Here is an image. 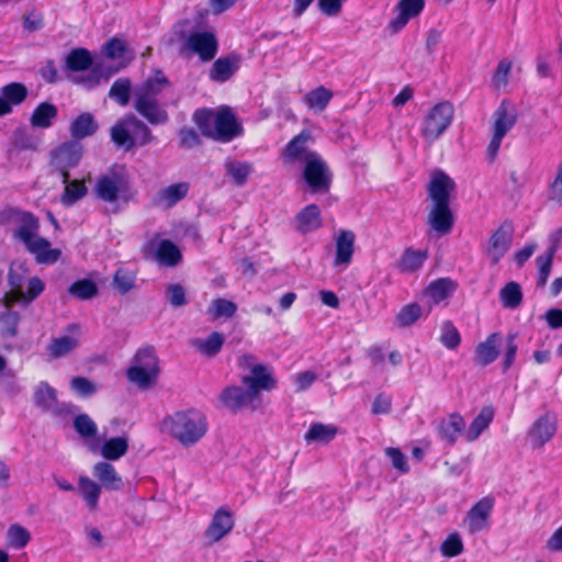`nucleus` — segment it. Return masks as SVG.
<instances>
[{
	"label": "nucleus",
	"instance_id": "0eeeda50",
	"mask_svg": "<svg viewBox=\"0 0 562 562\" xmlns=\"http://www.w3.org/2000/svg\"><path fill=\"white\" fill-rule=\"evenodd\" d=\"M160 373L158 358L151 348L139 349L126 371L131 383L139 389L154 386Z\"/></svg>",
	"mask_w": 562,
	"mask_h": 562
},
{
	"label": "nucleus",
	"instance_id": "1a4fd4ad",
	"mask_svg": "<svg viewBox=\"0 0 562 562\" xmlns=\"http://www.w3.org/2000/svg\"><path fill=\"white\" fill-rule=\"evenodd\" d=\"M517 121V111L513 103L504 100L493 113L492 137L486 147V156L494 161L502 142Z\"/></svg>",
	"mask_w": 562,
	"mask_h": 562
},
{
	"label": "nucleus",
	"instance_id": "3c124183",
	"mask_svg": "<svg viewBox=\"0 0 562 562\" xmlns=\"http://www.w3.org/2000/svg\"><path fill=\"white\" fill-rule=\"evenodd\" d=\"M69 293L79 300H90L97 295L98 286L90 279H81L70 285Z\"/></svg>",
	"mask_w": 562,
	"mask_h": 562
},
{
	"label": "nucleus",
	"instance_id": "4d7b16f0",
	"mask_svg": "<svg viewBox=\"0 0 562 562\" xmlns=\"http://www.w3.org/2000/svg\"><path fill=\"white\" fill-rule=\"evenodd\" d=\"M110 97L119 104L126 105L131 97V81L125 78H120L114 81L110 89Z\"/></svg>",
	"mask_w": 562,
	"mask_h": 562
},
{
	"label": "nucleus",
	"instance_id": "5701e85b",
	"mask_svg": "<svg viewBox=\"0 0 562 562\" xmlns=\"http://www.w3.org/2000/svg\"><path fill=\"white\" fill-rule=\"evenodd\" d=\"M494 507V498L486 496L475 503L468 512L465 524L470 532L475 533L485 529Z\"/></svg>",
	"mask_w": 562,
	"mask_h": 562
},
{
	"label": "nucleus",
	"instance_id": "13d9d810",
	"mask_svg": "<svg viewBox=\"0 0 562 562\" xmlns=\"http://www.w3.org/2000/svg\"><path fill=\"white\" fill-rule=\"evenodd\" d=\"M441 554L446 558H454L462 553L463 542L458 532L450 533L440 547Z\"/></svg>",
	"mask_w": 562,
	"mask_h": 562
},
{
	"label": "nucleus",
	"instance_id": "de8ad7c7",
	"mask_svg": "<svg viewBox=\"0 0 562 562\" xmlns=\"http://www.w3.org/2000/svg\"><path fill=\"white\" fill-rule=\"evenodd\" d=\"M74 427L78 435L85 440L88 448L90 440L99 439L97 437L98 426L87 414L78 415L74 419Z\"/></svg>",
	"mask_w": 562,
	"mask_h": 562
},
{
	"label": "nucleus",
	"instance_id": "0e129e2a",
	"mask_svg": "<svg viewBox=\"0 0 562 562\" xmlns=\"http://www.w3.org/2000/svg\"><path fill=\"white\" fill-rule=\"evenodd\" d=\"M512 69V64L507 60H502L498 63L497 68L493 75V85L497 88H504L508 82L509 72Z\"/></svg>",
	"mask_w": 562,
	"mask_h": 562
},
{
	"label": "nucleus",
	"instance_id": "37998d69",
	"mask_svg": "<svg viewBox=\"0 0 562 562\" xmlns=\"http://www.w3.org/2000/svg\"><path fill=\"white\" fill-rule=\"evenodd\" d=\"M98 130V123L94 117L90 113H82L77 116L71 125L70 133L75 138H85L88 137Z\"/></svg>",
	"mask_w": 562,
	"mask_h": 562
},
{
	"label": "nucleus",
	"instance_id": "e2e57ef3",
	"mask_svg": "<svg viewBox=\"0 0 562 562\" xmlns=\"http://www.w3.org/2000/svg\"><path fill=\"white\" fill-rule=\"evenodd\" d=\"M19 315L16 313L8 312L0 316V333L2 336H14L16 334V326Z\"/></svg>",
	"mask_w": 562,
	"mask_h": 562
},
{
	"label": "nucleus",
	"instance_id": "2eb2a0df",
	"mask_svg": "<svg viewBox=\"0 0 562 562\" xmlns=\"http://www.w3.org/2000/svg\"><path fill=\"white\" fill-rule=\"evenodd\" d=\"M234 526V513L227 506H221L213 514L203 537L209 544L217 543L232 532Z\"/></svg>",
	"mask_w": 562,
	"mask_h": 562
},
{
	"label": "nucleus",
	"instance_id": "a18cd8bd",
	"mask_svg": "<svg viewBox=\"0 0 562 562\" xmlns=\"http://www.w3.org/2000/svg\"><path fill=\"white\" fill-rule=\"evenodd\" d=\"M224 337L222 334L214 331L206 338H195L192 346L202 355L212 357L222 349Z\"/></svg>",
	"mask_w": 562,
	"mask_h": 562
},
{
	"label": "nucleus",
	"instance_id": "f257e3e1",
	"mask_svg": "<svg viewBox=\"0 0 562 562\" xmlns=\"http://www.w3.org/2000/svg\"><path fill=\"white\" fill-rule=\"evenodd\" d=\"M173 94V88L167 76L160 69H155L134 90V108L151 124L167 122L168 114L165 110L167 94Z\"/></svg>",
	"mask_w": 562,
	"mask_h": 562
},
{
	"label": "nucleus",
	"instance_id": "680f3d73",
	"mask_svg": "<svg viewBox=\"0 0 562 562\" xmlns=\"http://www.w3.org/2000/svg\"><path fill=\"white\" fill-rule=\"evenodd\" d=\"M548 199L559 204L562 203V160L557 168L555 177L549 186Z\"/></svg>",
	"mask_w": 562,
	"mask_h": 562
},
{
	"label": "nucleus",
	"instance_id": "ddd939ff",
	"mask_svg": "<svg viewBox=\"0 0 562 562\" xmlns=\"http://www.w3.org/2000/svg\"><path fill=\"white\" fill-rule=\"evenodd\" d=\"M303 165V179L307 186V189L312 193H325L329 190L331 184V172L318 155H308L307 160Z\"/></svg>",
	"mask_w": 562,
	"mask_h": 562
},
{
	"label": "nucleus",
	"instance_id": "9b49d317",
	"mask_svg": "<svg viewBox=\"0 0 562 562\" xmlns=\"http://www.w3.org/2000/svg\"><path fill=\"white\" fill-rule=\"evenodd\" d=\"M426 8V0H397L391 9L385 31L397 35L413 21L418 20Z\"/></svg>",
	"mask_w": 562,
	"mask_h": 562
},
{
	"label": "nucleus",
	"instance_id": "2f4dec72",
	"mask_svg": "<svg viewBox=\"0 0 562 562\" xmlns=\"http://www.w3.org/2000/svg\"><path fill=\"white\" fill-rule=\"evenodd\" d=\"M428 223L437 233L448 234L453 225V215L449 205L434 204L428 216Z\"/></svg>",
	"mask_w": 562,
	"mask_h": 562
},
{
	"label": "nucleus",
	"instance_id": "58836bf2",
	"mask_svg": "<svg viewBox=\"0 0 562 562\" xmlns=\"http://www.w3.org/2000/svg\"><path fill=\"white\" fill-rule=\"evenodd\" d=\"M494 418V409L491 406L483 407L479 415L464 431V438L468 441H474L480 435L488 428Z\"/></svg>",
	"mask_w": 562,
	"mask_h": 562
},
{
	"label": "nucleus",
	"instance_id": "603ef678",
	"mask_svg": "<svg viewBox=\"0 0 562 562\" xmlns=\"http://www.w3.org/2000/svg\"><path fill=\"white\" fill-rule=\"evenodd\" d=\"M8 546L14 549H23L31 540V535L21 525H12L7 531Z\"/></svg>",
	"mask_w": 562,
	"mask_h": 562
},
{
	"label": "nucleus",
	"instance_id": "6ab92c4d",
	"mask_svg": "<svg viewBox=\"0 0 562 562\" xmlns=\"http://www.w3.org/2000/svg\"><path fill=\"white\" fill-rule=\"evenodd\" d=\"M130 439L127 435H122L101 441L90 440L89 450L91 452H99L104 461H117L123 458L128 451Z\"/></svg>",
	"mask_w": 562,
	"mask_h": 562
},
{
	"label": "nucleus",
	"instance_id": "6e6d98bb",
	"mask_svg": "<svg viewBox=\"0 0 562 562\" xmlns=\"http://www.w3.org/2000/svg\"><path fill=\"white\" fill-rule=\"evenodd\" d=\"M440 342L450 350L457 349L461 342L459 330L451 322H445L440 328Z\"/></svg>",
	"mask_w": 562,
	"mask_h": 562
},
{
	"label": "nucleus",
	"instance_id": "412c9836",
	"mask_svg": "<svg viewBox=\"0 0 562 562\" xmlns=\"http://www.w3.org/2000/svg\"><path fill=\"white\" fill-rule=\"evenodd\" d=\"M241 381L258 398L261 391H271L277 384L272 369L261 363L252 366Z\"/></svg>",
	"mask_w": 562,
	"mask_h": 562
},
{
	"label": "nucleus",
	"instance_id": "ea45409f",
	"mask_svg": "<svg viewBox=\"0 0 562 562\" xmlns=\"http://www.w3.org/2000/svg\"><path fill=\"white\" fill-rule=\"evenodd\" d=\"M57 108L48 102L38 104L31 116V124L33 127L47 128L52 126L57 117Z\"/></svg>",
	"mask_w": 562,
	"mask_h": 562
},
{
	"label": "nucleus",
	"instance_id": "79ce46f5",
	"mask_svg": "<svg viewBox=\"0 0 562 562\" xmlns=\"http://www.w3.org/2000/svg\"><path fill=\"white\" fill-rule=\"evenodd\" d=\"M189 191V184L186 182L175 183L161 190L157 202L164 207H170L182 200Z\"/></svg>",
	"mask_w": 562,
	"mask_h": 562
},
{
	"label": "nucleus",
	"instance_id": "39448f33",
	"mask_svg": "<svg viewBox=\"0 0 562 562\" xmlns=\"http://www.w3.org/2000/svg\"><path fill=\"white\" fill-rule=\"evenodd\" d=\"M37 220L30 213H23L20 218V226L15 232V237L24 244L38 263H55L61 256L60 249L53 248L47 239L37 234Z\"/></svg>",
	"mask_w": 562,
	"mask_h": 562
},
{
	"label": "nucleus",
	"instance_id": "bf43d9fd",
	"mask_svg": "<svg viewBox=\"0 0 562 562\" xmlns=\"http://www.w3.org/2000/svg\"><path fill=\"white\" fill-rule=\"evenodd\" d=\"M553 262V257L551 255L542 254L537 257L536 263L538 268V276H537V286L543 288L549 279V276L551 273V267Z\"/></svg>",
	"mask_w": 562,
	"mask_h": 562
},
{
	"label": "nucleus",
	"instance_id": "c03bdc74",
	"mask_svg": "<svg viewBox=\"0 0 562 562\" xmlns=\"http://www.w3.org/2000/svg\"><path fill=\"white\" fill-rule=\"evenodd\" d=\"M77 331V328L74 327L70 334L54 339L48 347L49 355L53 357H63L75 349L78 345Z\"/></svg>",
	"mask_w": 562,
	"mask_h": 562
},
{
	"label": "nucleus",
	"instance_id": "7ed1b4c3",
	"mask_svg": "<svg viewBox=\"0 0 562 562\" xmlns=\"http://www.w3.org/2000/svg\"><path fill=\"white\" fill-rule=\"evenodd\" d=\"M161 430L182 446L191 447L205 436L207 422L196 409L181 411L166 417L161 423Z\"/></svg>",
	"mask_w": 562,
	"mask_h": 562
},
{
	"label": "nucleus",
	"instance_id": "a211bd4d",
	"mask_svg": "<svg viewBox=\"0 0 562 562\" xmlns=\"http://www.w3.org/2000/svg\"><path fill=\"white\" fill-rule=\"evenodd\" d=\"M513 226L502 224L490 237L485 246V255L492 263H497L505 256L513 243Z\"/></svg>",
	"mask_w": 562,
	"mask_h": 562
},
{
	"label": "nucleus",
	"instance_id": "f8f14e48",
	"mask_svg": "<svg viewBox=\"0 0 562 562\" xmlns=\"http://www.w3.org/2000/svg\"><path fill=\"white\" fill-rule=\"evenodd\" d=\"M112 140L127 148L134 145H145L150 139L149 128L134 116H127L117 122L111 131Z\"/></svg>",
	"mask_w": 562,
	"mask_h": 562
},
{
	"label": "nucleus",
	"instance_id": "393cba45",
	"mask_svg": "<svg viewBox=\"0 0 562 562\" xmlns=\"http://www.w3.org/2000/svg\"><path fill=\"white\" fill-rule=\"evenodd\" d=\"M92 473L99 481L101 488L109 491H121L124 487L122 476L117 473L113 464L108 461H100L93 465Z\"/></svg>",
	"mask_w": 562,
	"mask_h": 562
},
{
	"label": "nucleus",
	"instance_id": "dca6fc26",
	"mask_svg": "<svg viewBox=\"0 0 562 562\" xmlns=\"http://www.w3.org/2000/svg\"><path fill=\"white\" fill-rule=\"evenodd\" d=\"M558 418L553 413H546L538 417L528 430L527 439L535 449L542 448L555 436Z\"/></svg>",
	"mask_w": 562,
	"mask_h": 562
},
{
	"label": "nucleus",
	"instance_id": "338daca9",
	"mask_svg": "<svg viewBox=\"0 0 562 562\" xmlns=\"http://www.w3.org/2000/svg\"><path fill=\"white\" fill-rule=\"evenodd\" d=\"M385 454L390 458L392 465L394 469L398 470L402 473L408 472L409 468L406 461V457L403 452L397 448H386Z\"/></svg>",
	"mask_w": 562,
	"mask_h": 562
},
{
	"label": "nucleus",
	"instance_id": "9d476101",
	"mask_svg": "<svg viewBox=\"0 0 562 562\" xmlns=\"http://www.w3.org/2000/svg\"><path fill=\"white\" fill-rule=\"evenodd\" d=\"M95 194L109 203L117 201L127 203L134 196L128 178L124 173L117 172L100 177L95 184Z\"/></svg>",
	"mask_w": 562,
	"mask_h": 562
},
{
	"label": "nucleus",
	"instance_id": "72a5a7b5",
	"mask_svg": "<svg viewBox=\"0 0 562 562\" xmlns=\"http://www.w3.org/2000/svg\"><path fill=\"white\" fill-rule=\"evenodd\" d=\"M101 485L92 479L81 475L78 479V492L89 510H97L101 494Z\"/></svg>",
	"mask_w": 562,
	"mask_h": 562
},
{
	"label": "nucleus",
	"instance_id": "bb28decb",
	"mask_svg": "<svg viewBox=\"0 0 562 562\" xmlns=\"http://www.w3.org/2000/svg\"><path fill=\"white\" fill-rule=\"evenodd\" d=\"M240 67L237 55H228L216 59L210 69V79L215 82H225L232 78Z\"/></svg>",
	"mask_w": 562,
	"mask_h": 562
},
{
	"label": "nucleus",
	"instance_id": "423d86ee",
	"mask_svg": "<svg viewBox=\"0 0 562 562\" xmlns=\"http://www.w3.org/2000/svg\"><path fill=\"white\" fill-rule=\"evenodd\" d=\"M194 122L204 135L221 142H229L239 133L235 116L226 108L199 110L194 113Z\"/></svg>",
	"mask_w": 562,
	"mask_h": 562
},
{
	"label": "nucleus",
	"instance_id": "473e14b6",
	"mask_svg": "<svg viewBox=\"0 0 562 562\" xmlns=\"http://www.w3.org/2000/svg\"><path fill=\"white\" fill-rule=\"evenodd\" d=\"M465 422L460 414L453 413L439 424V434L449 443L456 442L460 435L464 436Z\"/></svg>",
	"mask_w": 562,
	"mask_h": 562
},
{
	"label": "nucleus",
	"instance_id": "c85d7f7f",
	"mask_svg": "<svg viewBox=\"0 0 562 562\" xmlns=\"http://www.w3.org/2000/svg\"><path fill=\"white\" fill-rule=\"evenodd\" d=\"M323 225L321 210L316 204H308L295 216L296 231L307 234L321 228Z\"/></svg>",
	"mask_w": 562,
	"mask_h": 562
},
{
	"label": "nucleus",
	"instance_id": "cd10ccee",
	"mask_svg": "<svg viewBox=\"0 0 562 562\" xmlns=\"http://www.w3.org/2000/svg\"><path fill=\"white\" fill-rule=\"evenodd\" d=\"M102 52L106 58L117 64V69H122L134 58L133 53L128 48L126 42L119 37L109 40L102 47Z\"/></svg>",
	"mask_w": 562,
	"mask_h": 562
},
{
	"label": "nucleus",
	"instance_id": "f03ea898",
	"mask_svg": "<svg viewBox=\"0 0 562 562\" xmlns=\"http://www.w3.org/2000/svg\"><path fill=\"white\" fill-rule=\"evenodd\" d=\"M169 43H182V49L196 54L202 60H211L217 53L215 33L195 20H182L171 30Z\"/></svg>",
	"mask_w": 562,
	"mask_h": 562
},
{
	"label": "nucleus",
	"instance_id": "b1692460",
	"mask_svg": "<svg viewBox=\"0 0 562 562\" xmlns=\"http://www.w3.org/2000/svg\"><path fill=\"white\" fill-rule=\"evenodd\" d=\"M221 400L226 407L233 411L248 406L256 408L257 405L255 403L259 402L252 391L248 387L244 390L240 386L226 387L221 395Z\"/></svg>",
	"mask_w": 562,
	"mask_h": 562
},
{
	"label": "nucleus",
	"instance_id": "052dcab7",
	"mask_svg": "<svg viewBox=\"0 0 562 562\" xmlns=\"http://www.w3.org/2000/svg\"><path fill=\"white\" fill-rule=\"evenodd\" d=\"M2 95L11 104H20L26 98V89L21 83H10L2 88Z\"/></svg>",
	"mask_w": 562,
	"mask_h": 562
},
{
	"label": "nucleus",
	"instance_id": "4468645a",
	"mask_svg": "<svg viewBox=\"0 0 562 562\" xmlns=\"http://www.w3.org/2000/svg\"><path fill=\"white\" fill-rule=\"evenodd\" d=\"M92 55L86 48L72 49L66 58V66L70 72L88 71L87 76L75 79L87 88H92L102 80L101 71L97 68H92Z\"/></svg>",
	"mask_w": 562,
	"mask_h": 562
},
{
	"label": "nucleus",
	"instance_id": "e433bc0d",
	"mask_svg": "<svg viewBox=\"0 0 562 562\" xmlns=\"http://www.w3.org/2000/svg\"><path fill=\"white\" fill-rule=\"evenodd\" d=\"M338 434V428L333 424L313 423L304 435L307 443H328Z\"/></svg>",
	"mask_w": 562,
	"mask_h": 562
},
{
	"label": "nucleus",
	"instance_id": "7c9ffc66",
	"mask_svg": "<svg viewBox=\"0 0 562 562\" xmlns=\"http://www.w3.org/2000/svg\"><path fill=\"white\" fill-rule=\"evenodd\" d=\"M428 251L426 249L406 248L396 262V268L403 273H412L419 270L426 259Z\"/></svg>",
	"mask_w": 562,
	"mask_h": 562
},
{
	"label": "nucleus",
	"instance_id": "8fccbe9b",
	"mask_svg": "<svg viewBox=\"0 0 562 562\" xmlns=\"http://www.w3.org/2000/svg\"><path fill=\"white\" fill-rule=\"evenodd\" d=\"M34 400L35 404L43 409H53L57 403L55 390L45 382L36 387Z\"/></svg>",
	"mask_w": 562,
	"mask_h": 562
},
{
	"label": "nucleus",
	"instance_id": "20e7f679",
	"mask_svg": "<svg viewBox=\"0 0 562 562\" xmlns=\"http://www.w3.org/2000/svg\"><path fill=\"white\" fill-rule=\"evenodd\" d=\"M27 277L29 269L25 262L15 261L11 265L9 272L11 291L3 297L7 310L14 303L29 305L45 290V283L40 278Z\"/></svg>",
	"mask_w": 562,
	"mask_h": 562
},
{
	"label": "nucleus",
	"instance_id": "774afa93",
	"mask_svg": "<svg viewBox=\"0 0 562 562\" xmlns=\"http://www.w3.org/2000/svg\"><path fill=\"white\" fill-rule=\"evenodd\" d=\"M543 548L549 553L562 552V525L546 540Z\"/></svg>",
	"mask_w": 562,
	"mask_h": 562
},
{
	"label": "nucleus",
	"instance_id": "69168bd1",
	"mask_svg": "<svg viewBox=\"0 0 562 562\" xmlns=\"http://www.w3.org/2000/svg\"><path fill=\"white\" fill-rule=\"evenodd\" d=\"M345 0H317V8L326 16H337L344 7Z\"/></svg>",
	"mask_w": 562,
	"mask_h": 562
},
{
	"label": "nucleus",
	"instance_id": "aec40b11",
	"mask_svg": "<svg viewBox=\"0 0 562 562\" xmlns=\"http://www.w3.org/2000/svg\"><path fill=\"white\" fill-rule=\"evenodd\" d=\"M81 155L82 147L76 142L63 144L53 153L52 164L60 171L64 182L69 178L68 170L79 162Z\"/></svg>",
	"mask_w": 562,
	"mask_h": 562
},
{
	"label": "nucleus",
	"instance_id": "49530a36",
	"mask_svg": "<svg viewBox=\"0 0 562 562\" xmlns=\"http://www.w3.org/2000/svg\"><path fill=\"white\" fill-rule=\"evenodd\" d=\"M499 300L505 308H517L522 302L521 286L515 281L506 283L499 291Z\"/></svg>",
	"mask_w": 562,
	"mask_h": 562
},
{
	"label": "nucleus",
	"instance_id": "4c0bfd02",
	"mask_svg": "<svg viewBox=\"0 0 562 562\" xmlns=\"http://www.w3.org/2000/svg\"><path fill=\"white\" fill-rule=\"evenodd\" d=\"M181 251L169 240H160L156 245L155 258L161 266L173 267L181 260Z\"/></svg>",
	"mask_w": 562,
	"mask_h": 562
},
{
	"label": "nucleus",
	"instance_id": "a878e982",
	"mask_svg": "<svg viewBox=\"0 0 562 562\" xmlns=\"http://www.w3.org/2000/svg\"><path fill=\"white\" fill-rule=\"evenodd\" d=\"M310 139L311 135L305 131L295 136L283 150L284 160L286 162L300 161L303 164L307 160L308 155H316V151L307 148Z\"/></svg>",
	"mask_w": 562,
	"mask_h": 562
},
{
	"label": "nucleus",
	"instance_id": "6e6552de",
	"mask_svg": "<svg viewBox=\"0 0 562 562\" xmlns=\"http://www.w3.org/2000/svg\"><path fill=\"white\" fill-rule=\"evenodd\" d=\"M454 119V106L449 101H441L431 106L423 116L419 133L424 140L434 143L450 127Z\"/></svg>",
	"mask_w": 562,
	"mask_h": 562
},
{
	"label": "nucleus",
	"instance_id": "f704fd0d",
	"mask_svg": "<svg viewBox=\"0 0 562 562\" xmlns=\"http://www.w3.org/2000/svg\"><path fill=\"white\" fill-rule=\"evenodd\" d=\"M499 339V335L494 333L476 346L475 360L479 364L487 366L497 358Z\"/></svg>",
	"mask_w": 562,
	"mask_h": 562
},
{
	"label": "nucleus",
	"instance_id": "c9c22d12",
	"mask_svg": "<svg viewBox=\"0 0 562 562\" xmlns=\"http://www.w3.org/2000/svg\"><path fill=\"white\" fill-rule=\"evenodd\" d=\"M333 91L324 86H319L306 92L303 97L304 104L314 112L324 111L333 99Z\"/></svg>",
	"mask_w": 562,
	"mask_h": 562
},
{
	"label": "nucleus",
	"instance_id": "864d4df0",
	"mask_svg": "<svg viewBox=\"0 0 562 562\" xmlns=\"http://www.w3.org/2000/svg\"><path fill=\"white\" fill-rule=\"evenodd\" d=\"M65 191L61 195V202L65 205H71L87 193V188L82 180H74L71 182H65Z\"/></svg>",
	"mask_w": 562,
	"mask_h": 562
},
{
	"label": "nucleus",
	"instance_id": "c756f323",
	"mask_svg": "<svg viewBox=\"0 0 562 562\" xmlns=\"http://www.w3.org/2000/svg\"><path fill=\"white\" fill-rule=\"evenodd\" d=\"M458 283L450 278L434 280L424 290V295L429 297L432 304H440L448 300L457 290Z\"/></svg>",
	"mask_w": 562,
	"mask_h": 562
},
{
	"label": "nucleus",
	"instance_id": "4be33fe9",
	"mask_svg": "<svg viewBox=\"0 0 562 562\" xmlns=\"http://www.w3.org/2000/svg\"><path fill=\"white\" fill-rule=\"evenodd\" d=\"M454 189L456 183L447 173L441 170L431 173L428 192L434 204L449 205Z\"/></svg>",
	"mask_w": 562,
	"mask_h": 562
},
{
	"label": "nucleus",
	"instance_id": "a19ab883",
	"mask_svg": "<svg viewBox=\"0 0 562 562\" xmlns=\"http://www.w3.org/2000/svg\"><path fill=\"white\" fill-rule=\"evenodd\" d=\"M225 170L233 182L238 187L244 186L248 177L254 171L252 166L249 162L235 159H227L225 161Z\"/></svg>",
	"mask_w": 562,
	"mask_h": 562
},
{
	"label": "nucleus",
	"instance_id": "5fc2aeb1",
	"mask_svg": "<svg viewBox=\"0 0 562 562\" xmlns=\"http://www.w3.org/2000/svg\"><path fill=\"white\" fill-rule=\"evenodd\" d=\"M237 306L232 301L216 299L209 306L207 313L212 318L232 317L236 313Z\"/></svg>",
	"mask_w": 562,
	"mask_h": 562
},
{
	"label": "nucleus",
	"instance_id": "09e8293b",
	"mask_svg": "<svg viewBox=\"0 0 562 562\" xmlns=\"http://www.w3.org/2000/svg\"><path fill=\"white\" fill-rule=\"evenodd\" d=\"M424 315V310L418 303L404 305L396 315V323L400 327H408L415 324Z\"/></svg>",
	"mask_w": 562,
	"mask_h": 562
},
{
	"label": "nucleus",
	"instance_id": "f3484780",
	"mask_svg": "<svg viewBox=\"0 0 562 562\" xmlns=\"http://www.w3.org/2000/svg\"><path fill=\"white\" fill-rule=\"evenodd\" d=\"M334 267L345 270L352 262L356 250V234L349 229H340L334 237Z\"/></svg>",
	"mask_w": 562,
	"mask_h": 562
}]
</instances>
